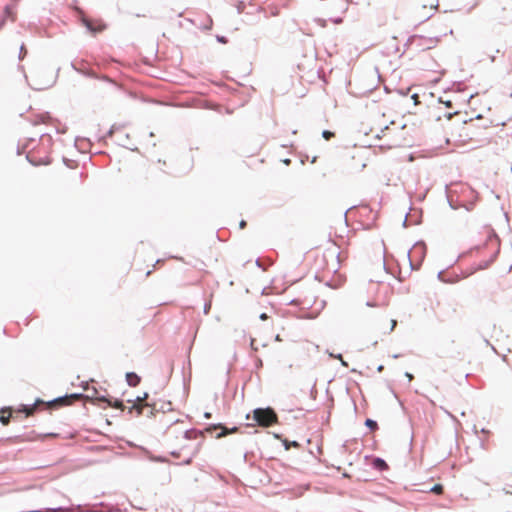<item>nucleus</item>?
<instances>
[{
  "label": "nucleus",
  "mask_w": 512,
  "mask_h": 512,
  "mask_svg": "<svg viewBox=\"0 0 512 512\" xmlns=\"http://www.w3.org/2000/svg\"><path fill=\"white\" fill-rule=\"evenodd\" d=\"M443 273H444L443 271L438 272L437 277H438L439 280L443 281V279H442Z\"/></svg>",
  "instance_id": "35"
},
{
  "label": "nucleus",
  "mask_w": 512,
  "mask_h": 512,
  "mask_svg": "<svg viewBox=\"0 0 512 512\" xmlns=\"http://www.w3.org/2000/svg\"><path fill=\"white\" fill-rule=\"evenodd\" d=\"M259 318H260L261 320H266V319H268V315H267L266 313H261V314H260V316H259Z\"/></svg>",
  "instance_id": "30"
},
{
  "label": "nucleus",
  "mask_w": 512,
  "mask_h": 512,
  "mask_svg": "<svg viewBox=\"0 0 512 512\" xmlns=\"http://www.w3.org/2000/svg\"><path fill=\"white\" fill-rule=\"evenodd\" d=\"M331 21L335 24H340V23H342L343 19L341 17H337V18H332Z\"/></svg>",
  "instance_id": "23"
},
{
  "label": "nucleus",
  "mask_w": 512,
  "mask_h": 512,
  "mask_svg": "<svg viewBox=\"0 0 512 512\" xmlns=\"http://www.w3.org/2000/svg\"><path fill=\"white\" fill-rule=\"evenodd\" d=\"M256 264H257L258 266H260V261H259V259H257V260H256Z\"/></svg>",
  "instance_id": "50"
},
{
  "label": "nucleus",
  "mask_w": 512,
  "mask_h": 512,
  "mask_svg": "<svg viewBox=\"0 0 512 512\" xmlns=\"http://www.w3.org/2000/svg\"><path fill=\"white\" fill-rule=\"evenodd\" d=\"M126 381L129 386L136 387L140 383L141 378L135 372H127Z\"/></svg>",
  "instance_id": "5"
},
{
  "label": "nucleus",
  "mask_w": 512,
  "mask_h": 512,
  "mask_svg": "<svg viewBox=\"0 0 512 512\" xmlns=\"http://www.w3.org/2000/svg\"><path fill=\"white\" fill-rule=\"evenodd\" d=\"M46 74L47 73L45 70L39 69L34 72V74L32 75L31 81L28 80L27 76H25V78L28 82V85L33 90L41 91V90H45V89L53 86L54 83L56 82V75L47 76Z\"/></svg>",
  "instance_id": "1"
},
{
  "label": "nucleus",
  "mask_w": 512,
  "mask_h": 512,
  "mask_svg": "<svg viewBox=\"0 0 512 512\" xmlns=\"http://www.w3.org/2000/svg\"><path fill=\"white\" fill-rule=\"evenodd\" d=\"M493 238L495 239L496 242H498V238L496 235H493Z\"/></svg>",
  "instance_id": "47"
},
{
  "label": "nucleus",
  "mask_w": 512,
  "mask_h": 512,
  "mask_svg": "<svg viewBox=\"0 0 512 512\" xmlns=\"http://www.w3.org/2000/svg\"><path fill=\"white\" fill-rule=\"evenodd\" d=\"M253 420L259 426H271L277 421V415L275 411L270 408H256L253 411Z\"/></svg>",
  "instance_id": "2"
},
{
  "label": "nucleus",
  "mask_w": 512,
  "mask_h": 512,
  "mask_svg": "<svg viewBox=\"0 0 512 512\" xmlns=\"http://www.w3.org/2000/svg\"><path fill=\"white\" fill-rule=\"evenodd\" d=\"M26 159H27L29 162H31V163H32V161L30 160L29 155H27V156H26Z\"/></svg>",
  "instance_id": "46"
},
{
  "label": "nucleus",
  "mask_w": 512,
  "mask_h": 512,
  "mask_svg": "<svg viewBox=\"0 0 512 512\" xmlns=\"http://www.w3.org/2000/svg\"><path fill=\"white\" fill-rule=\"evenodd\" d=\"M392 357H393V358H395V359H397V358H399V357H400V355H399V354H394Z\"/></svg>",
  "instance_id": "45"
},
{
  "label": "nucleus",
  "mask_w": 512,
  "mask_h": 512,
  "mask_svg": "<svg viewBox=\"0 0 512 512\" xmlns=\"http://www.w3.org/2000/svg\"><path fill=\"white\" fill-rule=\"evenodd\" d=\"M372 467L378 471H385L388 469V464L386 463V461L384 459H382L380 457H375L372 460Z\"/></svg>",
  "instance_id": "4"
},
{
  "label": "nucleus",
  "mask_w": 512,
  "mask_h": 512,
  "mask_svg": "<svg viewBox=\"0 0 512 512\" xmlns=\"http://www.w3.org/2000/svg\"><path fill=\"white\" fill-rule=\"evenodd\" d=\"M245 5L243 2H239L238 5H237V12L240 14L243 12V9H244Z\"/></svg>",
  "instance_id": "19"
},
{
  "label": "nucleus",
  "mask_w": 512,
  "mask_h": 512,
  "mask_svg": "<svg viewBox=\"0 0 512 512\" xmlns=\"http://www.w3.org/2000/svg\"><path fill=\"white\" fill-rule=\"evenodd\" d=\"M481 432L482 433H487V431L484 428L481 430Z\"/></svg>",
  "instance_id": "51"
},
{
  "label": "nucleus",
  "mask_w": 512,
  "mask_h": 512,
  "mask_svg": "<svg viewBox=\"0 0 512 512\" xmlns=\"http://www.w3.org/2000/svg\"><path fill=\"white\" fill-rule=\"evenodd\" d=\"M66 397H67V396L59 397V398L55 399L54 401H62V400H64Z\"/></svg>",
  "instance_id": "40"
},
{
  "label": "nucleus",
  "mask_w": 512,
  "mask_h": 512,
  "mask_svg": "<svg viewBox=\"0 0 512 512\" xmlns=\"http://www.w3.org/2000/svg\"><path fill=\"white\" fill-rule=\"evenodd\" d=\"M411 98L414 100V104L416 105L418 103V94H413Z\"/></svg>",
  "instance_id": "29"
},
{
  "label": "nucleus",
  "mask_w": 512,
  "mask_h": 512,
  "mask_svg": "<svg viewBox=\"0 0 512 512\" xmlns=\"http://www.w3.org/2000/svg\"><path fill=\"white\" fill-rule=\"evenodd\" d=\"M407 224V216L405 217L404 221H403V226H406Z\"/></svg>",
  "instance_id": "44"
},
{
  "label": "nucleus",
  "mask_w": 512,
  "mask_h": 512,
  "mask_svg": "<svg viewBox=\"0 0 512 512\" xmlns=\"http://www.w3.org/2000/svg\"><path fill=\"white\" fill-rule=\"evenodd\" d=\"M365 426L367 428H369L371 431H375L378 429V423L375 420L370 419V418H367L365 420Z\"/></svg>",
  "instance_id": "11"
},
{
  "label": "nucleus",
  "mask_w": 512,
  "mask_h": 512,
  "mask_svg": "<svg viewBox=\"0 0 512 512\" xmlns=\"http://www.w3.org/2000/svg\"><path fill=\"white\" fill-rule=\"evenodd\" d=\"M333 136H334V133H333L332 131L324 130V131L322 132V137H323L325 140H329V139H331Z\"/></svg>",
  "instance_id": "15"
},
{
  "label": "nucleus",
  "mask_w": 512,
  "mask_h": 512,
  "mask_svg": "<svg viewBox=\"0 0 512 512\" xmlns=\"http://www.w3.org/2000/svg\"><path fill=\"white\" fill-rule=\"evenodd\" d=\"M83 24L85 25L87 30L92 32V33H96L98 31L102 30V28H99V29L95 28L88 19H83Z\"/></svg>",
  "instance_id": "12"
},
{
  "label": "nucleus",
  "mask_w": 512,
  "mask_h": 512,
  "mask_svg": "<svg viewBox=\"0 0 512 512\" xmlns=\"http://www.w3.org/2000/svg\"><path fill=\"white\" fill-rule=\"evenodd\" d=\"M398 92H399V94H401L403 96H405L407 94V91H404V90H399Z\"/></svg>",
  "instance_id": "38"
},
{
  "label": "nucleus",
  "mask_w": 512,
  "mask_h": 512,
  "mask_svg": "<svg viewBox=\"0 0 512 512\" xmlns=\"http://www.w3.org/2000/svg\"><path fill=\"white\" fill-rule=\"evenodd\" d=\"M33 409H34L33 406H25L24 407V411L26 414H30L33 411Z\"/></svg>",
  "instance_id": "22"
},
{
  "label": "nucleus",
  "mask_w": 512,
  "mask_h": 512,
  "mask_svg": "<svg viewBox=\"0 0 512 512\" xmlns=\"http://www.w3.org/2000/svg\"><path fill=\"white\" fill-rule=\"evenodd\" d=\"M3 17H5V20L7 18H11L12 21H15V15L13 14L12 7L10 5L5 6Z\"/></svg>",
  "instance_id": "10"
},
{
  "label": "nucleus",
  "mask_w": 512,
  "mask_h": 512,
  "mask_svg": "<svg viewBox=\"0 0 512 512\" xmlns=\"http://www.w3.org/2000/svg\"><path fill=\"white\" fill-rule=\"evenodd\" d=\"M240 228H244L246 226V221L242 220L239 224Z\"/></svg>",
  "instance_id": "36"
},
{
  "label": "nucleus",
  "mask_w": 512,
  "mask_h": 512,
  "mask_svg": "<svg viewBox=\"0 0 512 512\" xmlns=\"http://www.w3.org/2000/svg\"><path fill=\"white\" fill-rule=\"evenodd\" d=\"M329 356L332 357V358L339 359V360L342 358V354H340V353L334 354V353H330L329 352Z\"/></svg>",
  "instance_id": "24"
},
{
  "label": "nucleus",
  "mask_w": 512,
  "mask_h": 512,
  "mask_svg": "<svg viewBox=\"0 0 512 512\" xmlns=\"http://www.w3.org/2000/svg\"><path fill=\"white\" fill-rule=\"evenodd\" d=\"M0 421H1L4 425H7V424L9 423V416H8V417L1 416V417H0Z\"/></svg>",
  "instance_id": "21"
},
{
  "label": "nucleus",
  "mask_w": 512,
  "mask_h": 512,
  "mask_svg": "<svg viewBox=\"0 0 512 512\" xmlns=\"http://www.w3.org/2000/svg\"><path fill=\"white\" fill-rule=\"evenodd\" d=\"M62 508L61 507H58L56 509H52L51 511H56V510H61Z\"/></svg>",
  "instance_id": "48"
},
{
  "label": "nucleus",
  "mask_w": 512,
  "mask_h": 512,
  "mask_svg": "<svg viewBox=\"0 0 512 512\" xmlns=\"http://www.w3.org/2000/svg\"><path fill=\"white\" fill-rule=\"evenodd\" d=\"M217 41L220 43H226L227 39L225 36H217Z\"/></svg>",
  "instance_id": "25"
},
{
  "label": "nucleus",
  "mask_w": 512,
  "mask_h": 512,
  "mask_svg": "<svg viewBox=\"0 0 512 512\" xmlns=\"http://www.w3.org/2000/svg\"><path fill=\"white\" fill-rule=\"evenodd\" d=\"M396 324H397L396 320H392V321H391V328H390V331H393V330H394V328L396 327Z\"/></svg>",
  "instance_id": "31"
},
{
  "label": "nucleus",
  "mask_w": 512,
  "mask_h": 512,
  "mask_svg": "<svg viewBox=\"0 0 512 512\" xmlns=\"http://www.w3.org/2000/svg\"><path fill=\"white\" fill-rule=\"evenodd\" d=\"M211 309V301L206 302L203 307L204 314H208Z\"/></svg>",
  "instance_id": "18"
},
{
  "label": "nucleus",
  "mask_w": 512,
  "mask_h": 512,
  "mask_svg": "<svg viewBox=\"0 0 512 512\" xmlns=\"http://www.w3.org/2000/svg\"><path fill=\"white\" fill-rule=\"evenodd\" d=\"M171 455H172V456H174V457H178V456H179V453H178V452H176V451H173V452H171Z\"/></svg>",
  "instance_id": "39"
},
{
  "label": "nucleus",
  "mask_w": 512,
  "mask_h": 512,
  "mask_svg": "<svg viewBox=\"0 0 512 512\" xmlns=\"http://www.w3.org/2000/svg\"><path fill=\"white\" fill-rule=\"evenodd\" d=\"M254 343H255V339H253V338H252V339H251V343H250L251 348H252L253 350L257 351V350H258V348H257V347H255Z\"/></svg>",
  "instance_id": "28"
},
{
  "label": "nucleus",
  "mask_w": 512,
  "mask_h": 512,
  "mask_svg": "<svg viewBox=\"0 0 512 512\" xmlns=\"http://www.w3.org/2000/svg\"><path fill=\"white\" fill-rule=\"evenodd\" d=\"M5 23H6L5 17H2L0 19V30L4 27Z\"/></svg>",
  "instance_id": "26"
},
{
  "label": "nucleus",
  "mask_w": 512,
  "mask_h": 512,
  "mask_svg": "<svg viewBox=\"0 0 512 512\" xmlns=\"http://www.w3.org/2000/svg\"><path fill=\"white\" fill-rule=\"evenodd\" d=\"M285 449L288 450L291 446H298V443L296 441L289 442L287 440L284 441Z\"/></svg>",
  "instance_id": "17"
},
{
  "label": "nucleus",
  "mask_w": 512,
  "mask_h": 512,
  "mask_svg": "<svg viewBox=\"0 0 512 512\" xmlns=\"http://www.w3.org/2000/svg\"><path fill=\"white\" fill-rule=\"evenodd\" d=\"M26 53H27V51L25 49V46H24V44H22L20 46L19 59L22 60L25 57Z\"/></svg>",
  "instance_id": "16"
},
{
  "label": "nucleus",
  "mask_w": 512,
  "mask_h": 512,
  "mask_svg": "<svg viewBox=\"0 0 512 512\" xmlns=\"http://www.w3.org/2000/svg\"><path fill=\"white\" fill-rule=\"evenodd\" d=\"M341 361V365L344 366V367H348V364L346 361H344L343 357L340 359Z\"/></svg>",
  "instance_id": "33"
},
{
  "label": "nucleus",
  "mask_w": 512,
  "mask_h": 512,
  "mask_svg": "<svg viewBox=\"0 0 512 512\" xmlns=\"http://www.w3.org/2000/svg\"><path fill=\"white\" fill-rule=\"evenodd\" d=\"M202 435H203V432L199 431V430H196V429H189V430H186L184 432V438L188 439V440L196 439V438H198L199 436H202Z\"/></svg>",
  "instance_id": "7"
},
{
  "label": "nucleus",
  "mask_w": 512,
  "mask_h": 512,
  "mask_svg": "<svg viewBox=\"0 0 512 512\" xmlns=\"http://www.w3.org/2000/svg\"><path fill=\"white\" fill-rule=\"evenodd\" d=\"M275 340H276V341H281L280 335H276V336H275Z\"/></svg>",
  "instance_id": "43"
},
{
  "label": "nucleus",
  "mask_w": 512,
  "mask_h": 512,
  "mask_svg": "<svg viewBox=\"0 0 512 512\" xmlns=\"http://www.w3.org/2000/svg\"><path fill=\"white\" fill-rule=\"evenodd\" d=\"M108 136H111L113 134V129L111 128L109 131H108Z\"/></svg>",
  "instance_id": "42"
},
{
  "label": "nucleus",
  "mask_w": 512,
  "mask_h": 512,
  "mask_svg": "<svg viewBox=\"0 0 512 512\" xmlns=\"http://www.w3.org/2000/svg\"><path fill=\"white\" fill-rule=\"evenodd\" d=\"M499 252V249H497L494 254L491 256V258L489 260H485V261H481L479 264H478V269L480 270H484V269H487L490 264L495 260V258L497 257V254Z\"/></svg>",
  "instance_id": "8"
},
{
  "label": "nucleus",
  "mask_w": 512,
  "mask_h": 512,
  "mask_svg": "<svg viewBox=\"0 0 512 512\" xmlns=\"http://www.w3.org/2000/svg\"><path fill=\"white\" fill-rule=\"evenodd\" d=\"M405 377L408 378V381H411L413 379V375L409 372H405Z\"/></svg>",
  "instance_id": "32"
},
{
  "label": "nucleus",
  "mask_w": 512,
  "mask_h": 512,
  "mask_svg": "<svg viewBox=\"0 0 512 512\" xmlns=\"http://www.w3.org/2000/svg\"><path fill=\"white\" fill-rule=\"evenodd\" d=\"M445 192H446V195H447V198H448V204H449L450 208H451V209H453V210L458 209V208H459V205H456V204H455V203L450 199V197H449V194H448V192H449V185H445Z\"/></svg>",
  "instance_id": "13"
},
{
  "label": "nucleus",
  "mask_w": 512,
  "mask_h": 512,
  "mask_svg": "<svg viewBox=\"0 0 512 512\" xmlns=\"http://www.w3.org/2000/svg\"><path fill=\"white\" fill-rule=\"evenodd\" d=\"M412 252L418 253L421 257H423L425 254V244L423 242L416 243L412 249Z\"/></svg>",
  "instance_id": "9"
},
{
  "label": "nucleus",
  "mask_w": 512,
  "mask_h": 512,
  "mask_svg": "<svg viewBox=\"0 0 512 512\" xmlns=\"http://www.w3.org/2000/svg\"><path fill=\"white\" fill-rule=\"evenodd\" d=\"M191 462H192V456H190V457H188L187 459H185V460L183 461V464L188 465V464H190Z\"/></svg>",
  "instance_id": "27"
},
{
  "label": "nucleus",
  "mask_w": 512,
  "mask_h": 512,
  "mask_svg": "<svg viewBox=\"0 0 512 512\" xmlns=\"http://www.w3.org/2000/svg\"><path fill=\"white\" fill-rule=\"evenodd\" d=\"M220 427L222 428V431L217 435V438L224 437V436L228 435L229 433H232V432H234V431H236V430H237V427H233V428H231L230 430H229V429H227V428H223L221 424H218V425H212V426H210L209 428H207L206 430H207V431H211V430H213V429L220 428Z\"/></svg>",
  "instance_id": "6"
},
{
  "label": "nucleus",
  "mask_w": 512,
  "mask_h": 512,
  "mask_svg": "<svg viewBox=\"0 0 512 512\" xmlns=\"http://www.w3.org/2000/svg\"><path fill=\"white\" fill-rule=\"evenodd\" d=\"M315 21L322 27H325L326 26V20L325 19H321V18H317L315 19Z\"/></svg>",
  "instance_id": "20"
},
{
  "label": "nucleus",
  "mask_w": 512,
  "mask_h": 512,
  "mask_svg": "<svg viewBox=\"0 0 512 512\" xmlns=\"http://www.w3.org/2000/svg\"><path fill=\"white\" fill-rule=\"evenodd\" d=\"M377 370H378L379 372H381V371L383 370V365H379V366H378V368H377Z\"/></svg>",
  "instance_id": "41"
},
{
  "label": "nucleus",
  "mask_w": 512,
  "mask_h": 512,
  "mask_svg": "<svg viewBox=\"0 0 512 512\" xmlns=\"http://www.w3.org/2000/svg\"><path fill=\"white\" fill-rule=\"evenodd\" d=\"M451 105V102L450 101H447L446 102V106H450Z\"/></svg>",
  "instance_id": "49"
},
{
  "label": "nucleus",
  "mask_w": 512,
  "mask_h": 512,
  "mask_svg": "<svg viewBox=\"0 0 512 512\" xmlns=\"http://www.w3.org/2000/svg\"><path fill=\"white\" fill-rule=\"evenodd\" d=\"M443 485L441 484H435L433 485L431 488H430V492L434 493V494H441L443 492Z\"/></svg>",
  "instance_id": "14"
},
{
  "label": "nucleus",
  "mask_w": 512,
  "mask_h": 512,
  "mask_svg": "<svg viewBox=\"0 0 512 512\" xmlns=\"http://www.w3.org/2000/svg\"><path fill=\"white\" fill-rule=\"evenodd\" d=\"M204 418L210 419L211 418V413L210 412H205L204 413Z\"/></svg>",
  "instance_id": "34"
},
{
  "label": "nucleus",
  "mask_w": 512,
  "mask_h": 512,
  "mask_svg": "<svg viewBox=\"0 0 512 512\" xmlns=\"http://www.w3.org/2000/svg\"><path fill=\"white\" fill-rule=\"evenodd\" d=\"M155 460H156V461H159V462H164V461H165V459H164V458H162V457H157V458H155Z\"/></svg>",
  "instance_id": "37"
},
{
  "label": "nucleus",
  "mask_w": 512,
  "mask_h": 512,
  "mask_svg": "<svg viewBox=\"0 0 512 512\" xmlns=\"http://www.w3.org/2000/svg\"><path fill=\"white\" fill-rule=\"evenodd\" d=\"M99 402H103V403H106L107 405L109 406H112V407H115V408H118V409H123L124 408V404L121 400H118V399H110L106 396H100L97 398Z\"/></svg>",
  "instance_id": "3"
},
{
  "label": "nucleus",
  "mask_w": 512,
  "mask_h": 512,
  "mask_svg": "<svg viewBox=\"0 0 512 512\" xmlns=\"http://www.w3.org/2000/svg\"><path fill=\"white\" fill-rule=\"evenodd\" d=\"M511 172H512V165H511Z\"/></svg>",
  "instance_id": "52"
}]
</instances>
